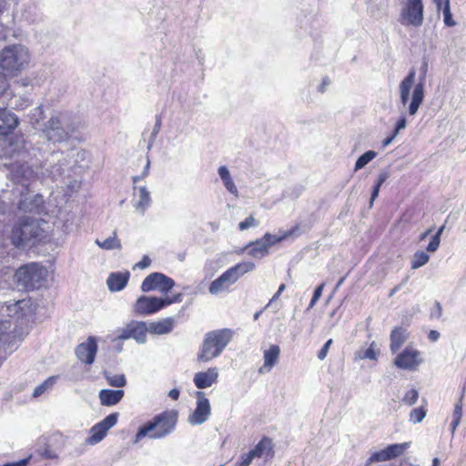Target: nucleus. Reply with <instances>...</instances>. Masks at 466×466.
<instances>
[{
  "label": "nucleus",
  "instance_id": "nucleus-32",
  "mask_svg": "<svg viewBox=\"0 0 466 466\" xmlns=\"http://www.w3.org/2000/svg\"><path fill=\"white\" fill-rule=\"evenodd\" d=\"M410 442H402V443H394L388 445L385 448L386 454L388 456L389 461L395 459L401 454L410 447Z\"/></svg>",
  "mask_w": 466,
  "mask_h": 466
},
{
  "label": "nucleus",
  "instance_id": "nucleus-38",
  "mask_svg": "<svg viewBox=\"0 0 466 466\" xmlns=\"http://www.w3.org/2000/svg\"><path fill=\"white\" fill-rule=\"evenodd\" d=\"M56 380V377L55 376L46 379L44 382L35 388L33 397L37 398L41 396L48 388L55 384Z\"/></svg>",
  "mask_w": 466,
  "mask_h": 466
},
{
  "label": "nucleus",
  "instance_id": "nucleus-37",
  "mask_svg": "<svg viewBox=\"0 0 466 466\" xmlns=\"http://www.w3.org/2000/svg\"><path fill=\"white\" fill-rule=\"evenodd\" d=\"M427 409L424 406L414 408L410 412V421L417 424L423 420L426 417Z\"/></svg>",
  "mask_w": 466,
  "mask_h": 466
},
{
  "label": "nucleus",
  "instance_id": "nucleus-50",
  "mask_svg": "<svg viewBox=\"0 0 466 466\" xmlns=\"http://www.w3.org/2000/svg\"><path fill=\"white\" fill-rule=\"evenodd\" d=\"M150 264H151L150 258L147 255H144L142 257V259L139 262H137V264H135V266L133 267V269H136V268L144 269V268H147V267H149Z\"/></svg>",
  "mask_w": 466,
  "mask_h": 466
},
{
  "label": "nucleus",
  "instance_id": "nucleus-46",
  "mask_svg": "<svg viewBox=\"0 0 466 466\" xmlns=\"http://www.w3.org/2000/svg\"><path fill=\"white\" fill-rule=\"evenodd\" d=\"M464 391H465V389L463 388L462 391H461V397H460L459 400L457 401V403L454 406V410H453L452 418L461 419V420Z\"/></svg>",
  "mask_w": 466,
  "mask_h": 466
},
{
  "label": "nucleus",
  "instance_id": "nucleus-58",
  "mask_svg": "<svg viewBox=\"0 0 466 466\" xmlns=\"http://www.w3.org/2000/svg\"><path fill=\"white\" fill-rule=\"evenodd\" d=\"M390 177V172L388 170L381 171L377 178V182L383 184Z\"/></svg>",
  "mask_w": 466,
  "mask_h": 466
},
{
  "label": "nucleus",
  "instance_id": "nucleus-47",
  "mask_svg": "<svg viewBox=\"0 0 466 466\" xmlns=\"http://www.w3.org/2000/svg\"><path fill=\"white\" fill-rule=\"evenodd\" d=\"M182 299H183L182 293L175 294L172 297L162 298L163 308L165 309L166 307H167L171 304H174V303H179L182 301Z\"/></svg>",
  "mask_w": 466,
  "mask_h": 466
},
{
  "label": "nucleus",
  "instance_id": "nucleus-51",
  "mask_svg": "<svg viewBox=\"0 0 466 466\" xmlns=\"http://www.w3.org/2000/svg\"><path fill=\"white\" fill-rule=\"evenodd\" d=\"M254 458L255 457L252 454L251 451H249L248 453L242 454L238 461L242 466H249Z\"/></svg>",
  "mask_w": 466,
  "mask_h": 466
},
{
  "label": "nucleus",
  "instance_id": "nucleus-5",
  "mask_svg": "<svg viewBox=\"0 0 466 466\" xmlns=\"http://www.w3.org/2000/svg\"><path fill=\"white\" fill-rule=\"evenodd\" d=\"M235 331L228 328L213 329L207 332L199 346L197 360L200 363H208L218 358L227 346L231 342Z\"/></svg>",
  "mask_w": 466,
  "mask_h": 466
},
{
  "label": "nucleus",
  "instance_id": "nucleus-20",
  "mask_svg": "<svg viewBox=\"0 0 466 466\" xmlns=\"http://www.w3.org/2000/svg\"><path fill=\"white\" fill-rule=\"evenodd\" d=\"M274 444L270 438L264 436L258 443L250 450L255 458L271 460L275 456Z\"/></svg>",
  "mask_w": 466,
  "mask_h": 466
},
{
  "label": "nucleus",
  "instance_id": "nucleus-42",
  "mask_svg": "<svg viewBox=\"0 0 466 466\" xmlns=\"http://www.w3.org/2000/svg\"><path fill=\"white\" fill-rule=\"evenodd\" d=\"M46 171L47 176L50 177L53 180H55L64 174L65 168L63 167V164L57 163L56 165L52 167L51 169L46 168Z\"/></svg>",
  "mask_w": 466,
  "mask_h": 466
},
{
  "label": "nucleus",
  "instance_id": "nucleus-34",
  "mask_svg": "<svg viewBox=\"0 0 466 466\" xmlns=\"http://www.w3.org/2000/svg\"><path fill=\"white\" fill-rule=\"evenodd\" d=\"M377 152L374 150H368L362 155H360L354 166V171H358L363 167H365L366 165H368L370 161H372L377 157Z\"/></svg>",
  "mask_w": 466,
  "mask_h": 466
},
{
  "label": "nucleus",
  "instance_id": "nucleus-27",
  "mask_svg": "<svg viewBox=\"0 0 466 466\" xmlns=\"http://www.w3.org/2000/svg\"><path fill=\"white\" fill-rule=\"evenodd\" d=\"M415 70L414 68L410 69L408 76L400 82V100L403 105L407 104L410 99V88L415 80Z\"/></svg>",
  "mask_w": 466,
  "mask_h": 466
},
{
  "label": "nucleus",
  "instance_id": "nucleus-61",
  "mask_svg": "<svg viewBox=\"0 0 466 466\" xmlns=\"http://www.w3.org/2000/svg\"><path fill=\"white\" fill-rule=\"evenodd\" d=\"M7 321H3L0 319V340L2 339V337L7 332V329H9V325L7 326Z\"/></svg>",
  "mask_w": 466,
  "mask_h": 466
},
{
  "label": "nucleus",
  "instance_id": "nucleus-22",
  "mask_svg": "<svg viewBox=\"0 0 466 466\" xmlns=\"http://www.w3.org/2000/svg\"><path fill=\"white\" fill-rule=\"evenodd\" d=\"M129 271L125 272H112L106 279V285L110 291L116 292L124 289L129 280Z\"/></svg>",
  "mask_w": 466,
  "mask_h": 466
},
{
  "label": "nucleus",
  "instance_id": "nucleus-44",
  "mask_svg": "<svg viewBox=\"0 0 466 466\" xmlns=\"http://www.w3.org/2000/svg\"><path fill=\"white\" fill-rule=\"evenodd\" d=\"M161 118H157L156 120V123H155V126L153 127V130L149 136V138H148V143H147V149L150 150L151 147H153V144L157 138V136L161 128Z\"/></svg>",
  "mask_w": 466,
  "mask_h": 466
},
{
  "label": "nucleus",
  "instance_id": "nucleus-11",
  "mask_svg": "<svg viewBox=\"0 0 466 466\" xmlns=\"http://www.w3.org/2000/svg\"><path fill=\"white\" fill-rule=\"evenodd\" d=\"M424 5L422 0H407L401 10V24L419 27L423 23Z\"/></svg>",
  "mask_w": 466,
  "mask_h": 466
},
{
  "label": "nucleus",
  "instance_id": "nucleus-18",
  "mask_svg": "<svg viewBox=\"0 0 466 466\" xmlns=\"http://www.w3.org/2000/svg\"><path fill=\"white\" fill-rule=\"evenodd\" d=\"M97 342L95 337H88L86 341L80 343L76 346L75 353L76 358L87 364L91 365L94 363L96 352H97Z\"/></svg>",
  "mask_w": 466,
  "mask_h": 466
},
{
  "label": "nucleus",
  "instance_id": "nucleus-29",
  "mask_svg": "<svg viewBox=\"0 0 466 466\" xmlns=\"http://www.w3.org/2000/svg\"><path fill=\"white\" fill-rule=\"evenodd\" d=\"M255 268H256V265L254 262L242 261V262L236 264L233 267L229 268L228 269L231 272V274L233 275L235 280L238 281V279L241 276H243L244 274H246L248 272L252 271L253 269H255Z\"/></svg>",
  "mask_w": 466,
  "mask_h": 466
},
{
  "label": "nucleus",
  "instance_id": "nucleus-23",
  "mask_svg": "<svg viewBox=\"0 0 466 466\" xmlns=\"http://www.w3.org/2000/svg\"><path fill=\"white\" fill-rule=\"evenodd\" d=\"M125 395L123 390L103 389L98 392L101 405L111 407L121 401Z\"/></svg>",
  "mask_w": 466,
  "mask_h": 466
},
{
  "label": "nucleus",
  "instance_id": "nucleus-25",
  "mask_svg": "<svg viewBox=\"0 0 466 466\" xmlns=\"http://www.w3.org/2000/svg\"><path fill=\"white\" fill-rule=\"evenodd\" d=\"M279 354L280 348L276 344H272L268 350H265L263 355L264 365L259 368L258 372L264 373L265 369H267L268 371L271 370V369L278 363Z\"/></svg>",
  "mask_w": 466,
  "mask_h": 466
},
{
  "label": "nucleus",
  "instance_id": "nucleus-3",
  "mask_svg": "<svg viewBox=\"0 0 466 466\" xmlns=\"http://www.w3.org/2000/svg\"><path fill=\"white\" fill-rule=\"evenodd\" d=\"M28 62V50L23 45L6 46L0 52V95L7 90L8 78L20 73Z\"/></svg>",
  "mask_w": 466,
  "mask_h": 466
},
{
  "label": "nucleus",
  "instance_id": "nucleus-14",
  "mask_svg": "<svg viewBox=\"0 0 466 466\" xmlns=\"http://www.w3.org/2000/svg\"><path fill=\"white\" fill-rule=\"evenodd\" d=\"M195 395L197 398L196 409L187 418L188 423L193 426L203 424L211 414L210 403L205 392L198 390Z\"/></svg>",
  "mask_w": 466,
  "mask_h": 466
},
{
  "label": "nucleus",
  "instance_id": "nucleus-59",
  "mask_svg": "<svg viewBox=\"0 0 466 466\" xmlns=\"http://www.w3.org/2000/svg\"><path fill=\"white\" fill-rule=\"evenodd\" d=\"M330 84V80L329 77H324L322 79V82L321 84L318 87V91L320 92V93H324L325 90H326V87Z\"/></svg>",
  "mask_w": 466,
  "mask_h": 466
},
{
  "label": "nucleus",
  "instance_id": "nucleus-30",
  "mask_svg": "<svg viewBox=\"0 0 466 466\" xmlns=\"http://www.w3.org/2000/svg\"><path fill=\"white\" fill-rule=\"evenodd\" d=\"M108 385L115 388H123L127 385V381L124 374H112L110 371L105 370L102 372Z\"/></svg>",
  "mask_w": 466,
  "mask_h": 466
},
{
  "label": "nucleus",
  "instance_id": "nucleus-7",
  "mask_svg": "<svg viewBox=\"0 0 466 466\" xmlns=\"http://www.w3.org/2000/svg\"><path fill=\"white\" fill-rule=\"evenodd\" d=\"M298 228V226L293 228L291 230L286 232L282 236H277L270 233H266L262 238H258L254 241L248 242L240 253L247 252L249 257L254 258L261 259L269 254V248L287 238Z\"/></svg>",
  "mask_w": 466,
  "mask_h": 466
},
{
  "label": "nucleus",
  "instance_id": "nucleus-49",
  "mask_svg": "<svg viewBox=\"0 0 466 466\" xmlns=\"http://www.w3.org/2000/svg\"><path fill=\"white\" fill-rule=\"evenodd\" d=\"M223 185L229 193H231L232 195H234L236 197L238 196V187L235 185L232 177H229L228 179H226L225 181H223Z\"/></svg>",
  "mask_w": 466,
  "mask_h": 466
},
{
  "label": "nucleus",
  "instance_id": "nucleus-28",
  "mask_svg": "<svg viewBox=\"0 0 466 466\" xmlns=\"http://www.w3.org/2000/svg\"><path fill=\"white\" fill-rule=\"evenodd\" d=\"M19 125V118H0V138L9 137Z\"/></svg>",
  "mask_w": 466,
  "mask_h": 466
},
{
  "label": "nucleus",
  "instance_id": "nucleus-15",
  "mask_svg": "<svg viewBox=\"0 0 466 466\" xmlns=\"http://www.w3.org/2000/svg\"><path fill=\"white\" fill-rule=\"evenodd\" d=\"M428 72V61L424 58L420 67L419 82L415 85L411 102L409 106L410 115L416 114L420 105L421 104L424 97V86L426 81V76Z\"/></svg>",
  "mask_w": 466,
  "mask_h": 466
},
{
  "label": "nucleus",
  "instance_id": "nucleus-2",
  "mask_svg": "<svg viewBox=\"0 0 466 466\" xmlns=\"http://www.w3.org/2000/svg\"><path fill=\"white\" fill-rule=\"evenodd\" d=\"M44 223V219L28 216L20 217L10 231L11 244L16 248L25 249L45 243L48 238V233L42 227Z\"/></svg>",
  "mask_w": 466,
  "mask_h": 466
},
{
  "label": "nucleus",
  "instance_id": "nucleus-21",
  "mask_svg": "<svg viewBox=\"0 0 466 466\" xmlns=\"http://www.w3.org/2000/svg\"><path fill=\"white\" fill-rule=\"evenodd\" d=\"M233 275L229 271V269H227L225 272H223L218 279L213 280L208 288V291L212 295H217L225 289H227L230 285L236 283Z\"/></svg>",
  "mask_w": 466,
  "mask_h": 466
},
{
  "label": "nucleus",
  "instance_id": "nucleus-57",
  "mask_svg": "<svg viewBox=\"0 0 466 466\" xmlns=\"http://www.w3.org/2000/svg\"><path fill=\"white\" fill-rule=\"evenodd\" d=\"M149 166H150V161H149V159H147V165L145 166L144 170H143V172H142L141 176H137V177H135L133 178L134 183H136L137 180L142 179V178H144L146 176H147V174H148V170H149Z\"/></svg>",
  "mask_w": 466,
  "mask_h": 466
},
{
  "label": "nucleus",
  "instance_id": "nucleus-12",
  "mask_svg": "<svg viewBox=\"0 0 466 466\" xmlns=\"http://www.w3.org/2000/svg\"><path fill=\"white\" fill-rule=\"evenodd\" d=\"M175 284L174 279L170 277L161 272H153L143 280L141 290L143 292L159 290L161 293L167 294L175 287Z\"/></svg>",
  "mask_w": 466,
  "mask_h": 466
},
{
  "label": "nucleus",
  "instance_id": "nucleus-48",
  "mask_svg": "<svg viewBox=\"0 0 466 466\" xmlns=\"http://www.w3.org/2000/svg\"><path fill=\"white\" fill-rule=\"evenodd\" d=\"M324 286H325V284L322 283L315 289L312 298H311V300L309 304L308 309H312L315 306V304L317 303V301L319 299V298L322 294Z\"/></svg>",
  "mask_w": 466,
  "mask_h": 466
},
{
  "label": "nucleus",
  "instance_id": "nucleus-53",
  "mask_svg": "<svg viewBox=\"0 0 466 466\" xmlns=\"http://www.w3.org/2000/svg\"><path fill=\"white\" fill-rule=\"evenodd\" d=\"M218 173L222 182L225 181L226 179H228L229 177H231L230 172L226 166L219 167Z\"/></svg>",
  "mask_w": 466,
  "mask_h": 466
},
{
  "label": "nucleus",
  "instance_id": "nucleus-64",
  "mask_svg": "<svg viewBox=\"0 0 466 466\" xmlns=\"http://www.w3.org/2000/svg\"><path fill=\"white\" fill-rule=\"evenodd\" d=\"M396 137V135L392 132L391 135H390L389 137H387L383 141H382V147H388L392 141L393 139Z\"/></svg>",
  "mask_w": 466,
  "mask_h": 466
},
{
  "label": "nucleus",
  "instance_id": "nucleus-13",
  "mask_svg": "<svg viewBox=\"0 0 466 466\" xmlns=\"http://www.w3.org/2000/svg\"><path fill=\"white\" fill-rule=\"evenodd\" d=\"M118 417V412H112L101 421L92 426L90 435L86 438V442L89 445H95L100 442L106 437L108 430L116 424Z\"/></svg>",
  "mask_w": 466,
  "mask_h": 466
},
{
  "label": "nucleus",
  "instance_id": "nucleus-52",
  "mask_svg": "<svg viewBox=\"0 0 466 466\" xmlns=\"http://www.w3.org/2000/svg\"><path fill=\"white\" fill-rule=\"evenodd\" d=\"M434 309L431 311V319H439L442 314L441 305L439 301H435Z\"/></svg>",
  "mask_w": 466,
  "mask_h": 466
},
{
  "label": "nucleus",
  "instance_id": "nucleus-31",
  "mask_svg": "<svg viewBox=\"0 0 466 466\" xmlns=\"http://www.w3.org/2000/svg\"><path fill=\"white\" fill-rule=\"evenodd\" d=\"M151 204L150 193L147 189L146 187H141L139 188V200L135 204V208L137 210H139L142 215H144L146 209Z\"/></svg>",
  "mask_w": 466,
  "mask_h": 466
},
{
  "label": "nucleus",
  "instance_id": "nucleus-55",
  "mask_svg": "<svg viewBox=\"0 0 466 466\" xmlns=\"http://www.w3.org/2000/svg\"><path fill=\"white\" fill-rule=\"evenodd\" d=\"M406 126H407L406 118H399L395 124V127L392 132L397 136L401 129L406 127Z\"/></svg>",
  "mask_w": 466,
  "mask_h": 466
},
{
  "label": "nucleus",
  "instance_id": "nucleus-26",
  "mask_svg": "<svg viewBox=\"0 0 466 466\" xmlns=\"http://www.w3.org/2000/svg\"><path fill=\"white\" fill-rule=\"evenodd\" d=\"M409 336L408 330L403 327H395L390 333V351L394 354L396 353L401 346L405 343Z\"/></svg>",
  "mask_w": 466,
  "mask_h": 466
},
{
  "label": "nucleus",
  "instance_id": "nucleus-56",
  "mask_svg": "<svg viewBox=\"0 0 466 466\" xmlns=\"http://www.w3.org/2000/svg\"><path fill=\"white\" fill-rule=\"evenodd\" d=\"M31 457L25 458L14 462L5 463L3 466H26L29 463Z\"/></svg>",
  "mask_w": 466,
  "mask_h": 466
},
{
  "label": "nucleus",
  "instance_id": "nucleus-40",
  "mask_svg": "<svg viewBox=\"0 0 466 466\" xmlns=\"http://www.w3.org/2000/svg\"><path fill=\"white\" fill-rule=\"evenodd\" d=\"M375 347L376 342L372 341L370 347L361 355H359V358L361 360L368 359L371 360H377L380 352L375 350Z\"/></svg>",
  "mask_w": 466,
  "mask_h": 466
},
{
  "label": "nucleus",
  "instance_id": "nucleus-8",
  "mask_svg": "<svg viewBox=\"0 0 466 466\" xmlns=\"http://www.w3.org/2000/svg\"><path fill=\"white\" fill-rule=\"evenodd\" d=\"M72 120L73 118H49L43 132L53 143L66 141L73 137L78 127Z\"/></svg>",
  "mask_w": 466,
  "mask_h": 466
},
{
  "label": "nucleus",
  "instance_id": "nucleus-33",
  "mask_svg": "<svg viewBox=\"0 0 466 466\" xmlns=\"http://www.w3.org/2000/svg\"><path fill=\"white\" fill-rule=\"evenodd\" d=\"M96 244L106 250H113V249H121V242L116 237V233L114 232L113 236L108 237L107 238L100 241L99 239H96Z\"/></svg>",
  "mask_w": 466,
  "mask_h": 466
},
{
  "label": "nucleus",
  "instance_id": "nucleus-35",
  "mask_svg": "<svg viewBox=\"0 0 466 466\" xmlns=\"http://www.w3.org/2000/svg\"><path fill=\"white\" fill-rule=\"evenodd\" d=\"M445 222H447V220ZM445 227L446 223L440 227L436 233L431 237L428 246L426 247V250L428 252H435L439 248L441 244V237L445 229Z\"/></svg>",
  "mask_w": 466,
  "mask_h": 466
},
{
  "label": "nucleus",
  "instance_id": "nucleus-6",
  "mask_svg": "<svg viewBox=\"0 0 466 466\" xmlns=\"http://www.w3.org/2000/svg\"><path fill=\"white\" fill-rule=\"evenodd\" d=\"M46 267L38 262H30L19 267L15 274L17 285L29 291L40 289L46 279Z\"/></svg>",
  "mask_w": 466,
  "mask_h": 466
},
{
  "label": "nucleus",
  "instance_id": "nucleus-62",
  "mask_svg": "<svg viewBox=\"0 0 466 466\" xmlns=\"http://www.w3.org/2000/svg\"><path fill=\"white\" fill-rule=\"evenodd\" d=\"M461 422V419H455V418H452V420L450 424V428H451V434L453 435L457 427L459 426Z\"/></svg>",
  "mask_w": 466,
  "mask_h": 466
},
{
  "label": "nucleus",
  "instance_id": "nucleus-24",
  "mask_svg": "<svg viewBox=\"0 0 466 466\" xmlns=\"http://www.w3.org/2000/svg\"><path fill=\"white\" fill-rule=\"evenodd\" d=\"M175 326V319L165 318L158 321H152L148 324L147 330L151 334L165 335L170 333Z\"/></svg>",
  "mask_w": 466,
  "mask_h": 466
},
{
  "label": "nucleus",
  "instance_id": "nucleus-19",
  "mask_svg": "<svg viewBox=\"0 0 466 466\" xmlns=\"http://www.w3.org/2000/svg\"><path fill=\"white\" fill-rule=\"evenodd\" d=\"M218 370L217 367L208 369L206 371H199L194 375L193 382L198 390L211 387L218 382Z\"/></svg>",
  "mask_w": 466,
  "mask_h": 466
},
{
  "label": "nucleus",
  "instance_id": "nucleus-60",
  "mask_svg": "<svg viewBox=\"0 0 466 466\" xmlns=\"http://www.w3.org/2000/svg\"><path fill=\"white\" fill-rule=\"evenodd\" d=\"M380 188L377 187H372L371 194H370V205L372 206L374 200L378 198Z\"/></svg>",
  "mask_w": 466,
  "mask_h": 466
},
{
  "label": "nucleus",
  "instance_id": "nucleus-10",
  "mask_svg": "<svg viewBox=\"0 0 466 466\" xmlns=\"http://www.w3.org/2000/svg\"><path fill=\"white\" fill-rule=\"evenodd\" d=\"M147 323L144 321L132 320L126 327L117 330V335L112 341L126 340L133 339L138 344H144L147 341Z\"/></svg>",
  "mask_w": 466,
  "mask_h": 466
},
{
  "label": "nucleus",
  "instance_id": "nucleus-4",
  "mask_svg": "<svg viewBox=\"0 0 466 466\" xmlns=\"http://www.w3.org/2000/svg\"><path fill=\"white\" fill-rule=\"evenodd\" d=\"M177 418V411L174 410H165L155 415L152 420L138 428L133 442L137 443L147 436L152 440L166 438L175 431Z\"/></svg>",
  "mask_w": 466,
  "mask_h": 466
},
{
  "label": "nucleus",
  "instance_id": "nucleus-36",
  "mask_svg": "<svg viewBox=\"0 0 466 466\" xmlns=\"http://www.w3.org/2000/svg\"><path fill=\"white\" fill-rule=\"evenodd\" d=\"M430 260V256L422 250L416 251L413 255L412 260H411V268L416 269L419 268L425 264L428 263Z\"/></svg>",
  "mask_w": 466,
  "mask_h": 466
},
{
  "label": "nucleus",
  "instance_id": "nucleus-43",
  "mask_svg": "<svg viewBox=\"0 0 466 466\" xmlns=\"http://www.w3.org/2000/svg\"><path fill=\"white\" fill-rule=\"evenodd\" d=\"M38 454L46 460H54L57 459L58 455L57 453L53 451L48 445H45L43 448H39L37 450Z\"/></svg>",
  "mask_w": 466,
  "mask_h": 466
},
{
  "label": "nucleus",
  "instance_id": "nucleus-9",
  "mask_svg": "<svg viewBox=\"0 0 466 466\" xmlns=\"http://www.w3.org/2000/svg\"><path fill=\"white\" fill-rule=\"evenodd\" d=\"M31 178L24 180L23 183H16L21 185L22 188L19 190L20 199L17 203V208L20 211L25 213H32L35 215H43L46 213V207L44 197L39 194H34L30 191L27 182Z\"/></svg>",
  "mask_w": 466,
  "mask_h": 466
},
{
  "label": "nucleus",
  "instance_id": "nucleus-63",
  "mask_svg": "<svg viewBox=\"0 0 466 466\" xmlns=\"http://www.w3.org/2000/svg\"><path fill=\"white\" fill-rule=\"evenodd\" d=\"M180 390L178 389H172L168 392V397L177 400L179 398Z\"/></svg>",
  "mask_w": 466,
  "mask_h": 466
},
{
  "label": "nucleus",
  "instance_id": "nucleus-17",
  "mask_svg": "<svg viewBox=\"0 0 466 466\" xmlns=\"http://www.w3.org/2000/svg\"><path fill=\"white\" fill-rule=\"evenodd\" d=\"M162 298L139 297L134 304V312L137 315L149 316L163 309Z\"/></svg>",
  "mask_w": 466,
  "mask_h": 466
},
{
  "label": "nucleus",
  "instance_id": "nucleus-45",
  "mask_svg": "<svg viewBox=\"0 0 466 466\" xmlns=\"http://www.w3.org/2000/svg\"><path fill=\"white\" fill-rule=\"evenodd\" d=\"M257 226H258V221L252 215H250L245 220L238 223V229L240 231H244L249 228H254Z\"/></svg>",
  "mask_w": 466,
  "mask_h": 466
},
{
  "label": "nucleus",
  "instance_id": "nucleus-39",
  "mask_svg": "<svg viewBox=\"0 0 466 466\" xmlns=\"http://www.w3.org/2000/svg\"><path fill=\"white\" fill-rule=\"evenodd\" d=\"M443 22L444 25L448 27H452L457 25V22L453 19L452 14L451 11V5L446 2L445 6H443Z\"/></svg>",
  "mask_w": 466,
  "mask_h": 466
},
{
  "label": "nucleus",
  "instance_id": "nucleus-16",
  "mask_svg": "<svg viewBox=\"0 0 466 466\" xmlns=\"http://www.w3.org/2000/svg\"><path fill=\"white\" fill-rule=\"evenodd\" d=\"M420 351L412 348H405L394 360V365L401 370H416L418 366L422 362L419 358Z\"/></svg>",
  "mask_w": 466,
  "mask_h": 466
},
{
  "label": "nucleus",
  "instance_id": "nucleus-41",
  "mask_svg": "<svg viewBox=\"0 0 466 466\" xmlns=\"http://www.w3.org/2000/svg\"><path fill=\"white\" fill-rule=\"evenodd\" d=\"M419 399V392L415 389L408 390L402 398V402L408 406L414 405Z\"/></svg>",
  "mask_w": 466,
  "mask_h": 466
},
{
  "label": "nucleus",
  "instance_id": "nucleus-1",
  "mask_svg": "<svg viewBox=\"0 0 466 466\" xmlns=\"http://www.w3.org/2000/svg\"><path fill=\"white\" fill-rule=\"evenodd\" d=\"M40 152L23 134H13L9 137L0 138V158L7 162L4 166L10 170V177L14 183H23L24 180L38 176L31 163Z\"/></svg>",
  "mask_w": 466,
  "mask_h": 466
},
{
  "label": "nucleus",
  "instance_id": "nucleus-54",
  "mask_svg": "<svg viewBox=\"0 0 466 466\" xmlns=\"http://www.w3.org/2000/svg\"><path fill=\"white\" fill-rule=\"evenodd\" d=\"M23 301L19 300L12 305H8L6 306V309L5 310L7 311V315L9 317H13L16 312H17V309L19 308L20 309V304L22 303Z\"/></svg>",
  "mask_w": 466,
  "mask_h": 466
}]
</instances>
